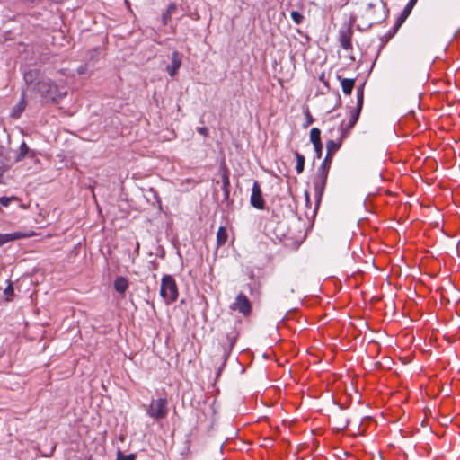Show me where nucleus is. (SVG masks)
<instances>
[{"label": "nucleus", "mask_w": 460, "mask_h": 460, "mask_svg": "<svg viewBox=\"0 0 460 460\" xmlns=\"http://www.w3.org/2000/svg\"><path fill=\"white\" fill-rule=\"evenodd\" d=\"M326 181H327V178H323V176L317 175V178L315 179V181L314 182L315 196L318 198V199H321V197L323 193V190H324V188L326 185Z\"/></svg>", "instance_id": "13"}, {"label": "nucleus", "mask_w": 460, "mask_h": 460, "mask_svg": "<svg viewBox=\"0 0 460 460\" xmlns=\"http://www.w3.org/2000/svg\"><path fill=\"white\" fill-rule=\"evenodd\" d=\"M202 131H203V136H206L208 128L203 127Z\"/></svg>", "instance_id": "34"}, {"label": "nucleus", "mask_w": 460, "mask_h": 460, "mask_svg": "<svg viewBox=\"0 0 460 460\" xmlns=\"http://www.w3.org/2000/svg\"><path fill=\"white\" fill-rule=\"evenodd\" d=\"M305 113L306 120H305L304 127L307 128L309 125H311L313 123L314 119H313L308 109L305 111Z\"/></svg>", "instance_id": "28"}, {"label": "nucleus", "mask_w": 460, "mask_h": 460, "mask_svg": "<svg viewBox=\"0 0 460 460\" xmlns=\"http://www.w3.org/2000/svg\"><path fill=\"white\" fill-rule=\"evenodd\" d=\"M214 196L222 203H229L230 181L229 171L226 165L221 164L217 174L213 179Z\"/></svg>", "instance_id": "1"}, {"label": "nucleus", "mask_w": 460, "mask_h": 460, "mask_svg": "<svg viewBox=\"0 0 460 460\" xmlns=\"http://www.w3.org/2000/svg\"><path fill=\"white\" fill-rule=\"evenodd\" d=\"M360 111L361 110H358V108H356V110L351 113V116H350V119H349V122L348 125H345V132L347 133L350 128H352L354 127V125L356 124V122L358 121V117H359V114H360Z\"/></svg>", "instance_id": "17"}, {"label": "nucleus", "mask_w": 460, "mask_h": 460, "mask_svg": "<svg viewBox=\"0 0 460 460\" xmlns=\"http://www.w3.org/2000/svg\"><path fill=\"white\" fill-rule=\"evenodd\" d=\"M29 152H30V149L28 147V146L23 142L20 146V154L17 156L16 161L22 160L25 155H27L29 154Z\"/></svg>", "instance_id": "22"}, {"label": "nucleus", "mask_w": 460, "mask_h": 460, "mask_svg": "<svg viewBox=\"0 0 460 460\" xmlns=\"http://www.w3.org/2000/svg\"><path fill=\"white\" fill-rule=\"evenodd\" d=\"M231 308L233 310H237L238 312L242 313L244 315H247L251 313L252 306L249 299L247 296L240 293L236 298L234 304L231 305Z\"/></svg>", "instance_id": "6"}, {"label": "nucleus", "mask_w": 460, "mask_h": 460, "mask_svg": "<svg viewBox=\"0 0 460 460\" xmlns=\"http://www.w3.org/2000/svg\"><path fill=\"white\" fill-rule=\"evenodd\" d=\"M251 205L257 209H264L265 200L262 197L261 186L257 181H255L252 187V192L250 197Z\"/></svg>", "instance_id": "5"}, {"label": "nucleus", "mask_w": 460, "mask_h": 460, "mask_svg": "<svg viewBox=\"0 0 460 460\" xmlns=\"http://www.w3.org/2000/svg\"><path fill=\"white\" fill-rule=\"evenodd\" d=\"M217 244L223 245L227 240V232L225 227H220L217 234Z\"/></svg>", "instance_id": "20"}, {"label": "nucleus", "mask_w": 460, "mask_h": 460, "mask_svg": "<svg viewBox=\"0 0 460 460\" xmlns=\"http://www.w3.org/2000/svg\"><path fill=\"white\" fill-rule=\"evenodd\" d=\"M37 91L45 99L57 101L61 97V93H59L57 85L50 80H42L39 82L37 84Z\"/></svg>", "instance_id": "3"}, {"label": "nucleus", "mask_w": 460, "mask_h": 460, "mask_svg": "<svg viewBox=\"0 0 460 460\" xmlns=\"http://www.w3.org/2000/svg\"><path fill=\"white\" fill-rule=\"evenodd\" d=\"M24 108H25L24 102H23V101H22V102L17 105V107L14 109V111H13V116H14V117H18V116L21 114V112L24 110Z\"/></svg>", "instance_id": "27"}, {"label": "nucleus", "mask_w": 460, "mask_h": 460, "mask_svg": "<svg viewBox=\"0 0 460 460\" xmlns=\"http://www.w3.org/2000/svg\"><path fill=\"white\" fill-rule=\"evenodd\" d=\"M290 16H291L293 22L297 25L302 23V22L304 20V16L297 11H292L290 13Z\"/></svg>", "instance_id": "23"}, {"label": "nucleus", "mask_w": 460, "mask_h": 460, "mask_svg": "<svg viewBox=\"0 0 460 460\" xmlns=\"http://www.w3.org/2000/svg\"><path fill=\"white\" fill-rule=\"evenodd\" d=\"M407 17H404V15L402 13L400 18L398 19L397 22H396V28H398L403 22L404 20L406 19Z\"/></svg>", "instance_id": "31"}, {"label": "nucleus", "mask_w": 460, "mask_h": 460, "mask_svg": "<svg viewBox=\"0 0 460 460\" xmlns=\"http://www.w3.org/2000/svg\"><path fill=\"white\" fill-rule=\"evenodd\" d=\"M35 233L33 231L31 232H13L10 234H0V246L13 241H16L22 238H29L34 236Z\"/></svg>", "instance_id": "7"}, {"label": "nucleus", "mask_w": 460, "mask_h": 460, "mask_svg": "<svg viewBox=\"0 0 460 460\" xmlns=\"http://www.w3.org/2000/svg\"><path fill=\"white\" fill-rule=\"evenodd\" d=\"M13 200H18V199L16 197H10V198H7V197H2L0 198V204L4 207H8L9 204L11 203V201Z\"/></svg>", "instance_id": "26"}, {"label": "nucleus", "mask_w": 460, "mask_h": 460, "mask_svg": "<svg viewBox=\"0 0 460 460\" xmlns=\"http://www.w3.org/2000/svg\"><path fill=\"white\" fill-rule=\"evenodd\" d=\"M407 17H404V15L402 13L400 18L398 19L397 22H396V28H398L403 22L404 20L406 19Z\"/></svg>", "instance_id": "32"}, {"label": "nucleus", "mask_w": 460, "mask_h": 460, "mask_svg": "<svg viewBox=\"0 0 460 460\" xmlns=\"http://www.w3.org/2000/svg\"><path fill=\"white\" fill-rule=\"evenodd\" d=\"M310 140L314 146H320L321 142V131L317 128H313L310 131Z\"/></svg>", "instance_id": "18"}, {"label": "nucleus", "mask_w": 460, "mask_h": 460, "mask_svg": "<svg viewBox=\"0 0 460 460\" xmlns=\"http://www.w3.org/2000/svg\"><path fill=\"white\" fill-rule=\"evenodd\" d=\"M340 130H341V139L339 141L329 140L326 143V149H327L326 156H328V157L332 158V155L336 151L339 150V148L341 146L342 139L345 138L347 136V133L345 132L344 122H341V124L340 126Z\"/></svg>", "instance_id": "8"}, {"label": "nucleus", "mask_w": 460, "mask_h": 460, "mask_svg": "<svg viewBox=\"0 0 460 460\" xmlns=\"http://www.w3.org/2000/svg\"><path fill=\"white\" fill-rule=\"evenodd\" d=\"M331 163H332V158L325 156L324 160L323 161L322 164L320 165V167L318 169L317 175L323 176V178H327Z\"/></svg>", "instance_id": "15"}, {"label": "nucleus", "mask_w": 460, "mask_h": 460, "mask_svg": "<svg viewBox=\"0 0 460 460\" xmlns=\"http://www.w3.org/2000/svg\"><path fill=\"white\" fill-rule=\"evenodd\" d=\"M136 456L134 454L124 455L120 451L118 452L117 460H135Z\"/></svg>", "instance_id": "25"}, {"label": "nucleus", "mask_w": 460, "mask_h": 460, "mask_svg": "<svg viewBox=\"0 0 460 460\" xmlns=\"http://www.w3.org/2000/svg\"><path fill=\"white\" fill-rule=\"evenodd\" d=\"M374 4L372 3L367 4V7L368 10H371L373 8Z\"/></svg>", "instance_id": "33"}, {"label": "nucleus", "mask_w": 460, "mask_h": 460, "mask_svg": "<svg viewBox=\"0 0 460 460\" xmlns=\"http://www.w3.org/2000/svg\"><path fill=\"white\" fill-rule=\"evenodd\" d=\"M364 100V84H361L360 87L357 90V107L358 110L362 109Z\"/></svg>", "instance_id": "21"}, {"label": "nucleus", "mask_w": 460, "mask_h": 460, "mask_svg": "<svg viewBox=\"0 0 460 460\" xmlns=\"http://www.w3.org/2000/svg\"><path fill=\"white\" fill-rule=\"evenodd\" d=\"M213 362H214V366H213V367H214V378H213L212 386L214 387L215 386V383L217 380V378L220 376L221 372L223 370V367L225 366V363H226V357H225V355L222 354V355L217 356L213 359Z\"/></svg>", "instance_id": "10"}, {"label": "nucleus", "mask_w": 460, "mask_h": 460, "mask_svg": "<svg viewBox=\"0 0 460 460\" xmlns=\"http://www.w3.org/2000/svg\"><path fill=\"white\" fill-rule=\"evenodd\" d=\"M174 10H175V6H174V5H171V6L168 8L167 14L164 15V22H166V20H167V18H168V15H169V14H171Z\"/></svg>", "instance_id": "30"}, {"label": "nucleus", "mask_w": 460, "mask_h": 460, "mask_svg": "<svg viewBox=\"0 0 460 460\" xmlns=\"http://www.w3.org/2000/svg\"><path fill=\"white\" fill-rule=\"evenodd\" d=\"M344 94L350 95L355 85V79L341 78L338 76Z\"/></svg>", "instance_id": "14"}, {"label": "nucleus", "mask_w": 460, "mask_h": 460, "mask_svg": "<svg viewBox=\"0 0 460 460\" xmlns=\"http://www.w3.org/2000/svg\"><path fill=\"white\" fill-rule=\"evenodd\" d=\"M181 65V58L177 52H173L172 63L167 66L166 70L171 76H174Z\"/></svg>", "instance_id": "11"}, {"label": "nucleus", "mask_w": 460, "mask_h": 460, "mask_svg": "<svg viewBox=\"0 0 460 460\" xmlns=\"http://www.w3.org/2000/svg\"><path fill=\"white\" fill-rule=\"evenodd\" d=\"M128 287V282L126 278L119 277L114 282V288L119 293L124 294Z\"/></svg>", "instance_id": "16"}, {"label": "nucleus", "mask_w": 460, "mask_h": 460, "mask_svg": "<svg viewBox=\"0 0 460 460\" xmlns=\"http://www.w3.org/2000/svg\"><path fill=\"white\" fill-rule=\"evenodd\" d=\"M160 296L166 304L174 302L178 297V288L172 276H164L161 281Z\"/></svg>", "instance_id": "2"}, {"label": "nucleus", "mask_w": 460, "mask_h": 460, "mask_svg": "<svg viewBox=\"0 0 460 460\" xmlns=\"http://www.w3.org/2000/svg\"><path fill=\"white\" fill-rule=\"evenodd\" d=\"M418 0H410L402 11L404 17H408Z\"/></svg>", "instance_id": "24"}, {"label": "nucleus", "mask_w": 460, "mask_h": 460, "mask_svg": "<svg viewBox=\"0 0 460 460\" xmlns=\"http://www.w3.org/2000/svg\"><path fill=\"white\" fill-rule=\"evenodd\" d=\"M147 413L154 419H164L168 413L166 399L152 400Z\"/></svg>", "instance_id": "4"}, {"label": "nucleus", "mask_w": 460, "mask_h": 460, "mask_svg": "<svg viewBox=\"0 0 460 460\" xmlns=\"http://www.w3.org/2000/svg\"><path fill=\"white\" fill-rule=\"evenodd\" d=\"M314 151L316 153L317 158H320L321 155H322V149H323L322 143H320V146H314Z\"/></svg>", "instance_id": "29"}, {"label": "nucleus", "mask_w": 460, "mask_h": 460, "mask_svg": "<svg viewBox=\"0 0 460 460\" xmlns=\"http://www.w3.org/2000/svg\"><path fill=\"white\" fill-rule=\"evenodd\" d=\"M339 40L343 49H349L351 48V31L349 29L340 31Z\"/></svg>", "instance_id": "12"}, {"label": "nucleus", "mask_w": 460, "mask_h": 460, "mask_svg": "<svg viewBox=\"0 0 460 460\" xmlns=\"http://www.w3.org/2000/svg\"><path fill=\"white\" fill-rule=\"evenodd\" d=\"M218 409H219V405L217 403L216 399H213L212 402H209V405H208V408L207 410V412L205 413L206 414V419L207 420L209 419L210 428L211 429L214 428V426L216 425L217 420L218 419L217 418Z\"/></svg>", "instance_id": "9"}, {"label": "nucleus", "mask_w": 460, "mask_h": 460, "mask_svg": "<svg viewBox=\"0 0 460 460\" xmlns=\"http://www.w3.org/2000/svg\"><path fill=\"white\" fill-rule=\"evenodd\" d=\"M295 156H296V172L299 174V173H301L304 171L305 157H304L303 155H301L297 151L295 152Z\"/></svg>", "instance_id": "19"}, {"label": "nucleus", "mask_w": 460, "mask_h": 460, "mask_svg": "<svg viewBox=\"0 0 460 460\" xmlns=\"http://www.w3.org/2000/svg\"><path fill=\"white\" fill-rule=\"evenodd\" d=\"M21 208H22L24 209L26 208V207L24 205H21Z\"/></svg>", "instance_id": "35"}]
</instances>
